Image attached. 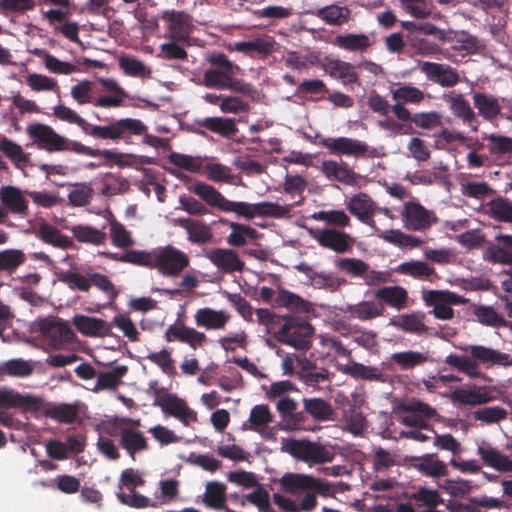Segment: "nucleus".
Returning a JSON list of instances; mask_svg holds the SVG:
<instances>
[{
    "label": "nucleus",
    "mask_w": 512,
    "mask_h": 512,
    "mask_svg": "<svg viewBox=\"0 0 512 512\" xmlns=\"http://www.w3.org/2000/svg\"><path fill=\"white\" fill-rule=\"evenodd\" d=\"M311 218L339 228L349 227L351 225L350 217L343 210H321L314 212Z\"/></svg>",
    "instance_id": "nucleus-62"
},
{
    "label": "nucleus",
    "mask_w": 512,
    "mask_h": 512,
    "mask_svg": "<svg viewBox=\"0 0 512 512\" xmlns=\"http://www.w3.org/2000/svg\"><path fill=\"white\" fill-rule=\"evenodd\" d=\"M344 428L355 436L362 435L367 429V421L354 407H350L343 413Z\"/></svg>",
    "instance_id": "nucleus-60"
},
{
    "label": "nucleus",
    "mask_w": 512,
    "mask_h": 512,
    "mask_svg": "<svg viewBox=\"0 0 512 512\" xmlns=\"http://www.w3.org/2000/svg\"><path fill=\"white\" fill-rule=\"evenodd\" d=\"M190 190L200 197L207 205L226 213H234L239 218L251 220L257 216L272 218H288L295 205H300L303 198L295 204L281 205L276 202L248 203L232 201L222 195L216 188L204 182H196Z\"/></svg>",
    "instance_id": "nucleus-1"
},
{
    "label": "nucleus",
    "mask_w": 512,
    "mask_h": 512,
    "mask_svg": "<svg viewBox=\"0 0 512 512\" xmlns=\"http://www.w3.org/2000/svg\"><path fill=\"white\" fill-rule=\"evenodd\" d=\"M275 303L280 307L297 313H308L312 310V306L307 300L283 288L278 289Z\"/></svg>",
    "instance_id": "nucleus-45"
},
{
    "label": "nucleus",
    "mask_w": 512,
    "mask_h": 512,
    "mask_svg": "<svg viewBox=\"0 0 512 512\" xmlns=\"http://www.w3.org/2000/svg\"><path fill=\"white\" fill-rule=\"evenodd\" d=\"M140 426L139 419L114 417L103 424L104 431L111 436H119V442L123 449L134 457L136 453L146 451L148 443L145 436L137 429Z\"/></svg>",
    "instance_id": "nucleus-6"
},
{
    "label": "nucleus",
    "mask_w": 512,
    "mask_h": 512,
    "mask_svg": "<svg viewBox=\"0 0 512 512\" xmlns=\"http://www.w3.org/2000/svg\"><path fill=\"white\" fill-rule=\"evenodd\" d=\"M304 409L314 419L327 421L331 419L333 409L331 405L321 398H310L303 400Z\"/></svg>",
    "instance_id": "nucleus-59"
},
{
    "label": "nucleus",
    "mask_w": 512,
    "mask_h": 512,
    "mask_svg": "<svg viewBox=\"0 0 512 512\" xmlns=\"http://www.w3.org/2000/svg\"><path fill=\"white\" fill-rule=\"evenodd\" d=\"M308 232L321 247L339 254L348 252L354 243L349 234L335 228L309 229Z\"/></svg>",
    "instance_id": "nucleus-14"
},
{
    "label": "nucleus",
    "mask_w": 512,
    "mask_h": 512,
    "mask_svg": "<svg viewBox=\"0 0 512 512\" xmlns=\"http://www.w3.org/2000/svg\"><path fill=\"white\" fill-rule=\"evenodd\" d=\"M33 370L34 365L31 361L20 358L0 363V377L6 375L13 377H27L32 374Z\"/></svg>",
    "instance_id": "nucleus-55"
},
{
    "label": "nucleus",
    "mask_w": 512,
    "mask_h": 512,
    "mask_svg": "<svg viewBox=\"0 0 512 512\" xmlns=\"http://www.w3.org/2000/svg\"><path fill=\"white\" fill-rule=\"evenodd\" d=\"M324 70L332 78L339 80L343 85L358 82V74L351 63L338 59H330L325 62Z\"/></svg>",
    "instance_id": "nucleus-33"
},
{
    "label": "nucleus",
    "mask_w": 512,
    "mask_h": 512,
    "mask_svg": "<svg viewBox=\"0 0 512 512\" xmlns=\"http://www.w3.org/2000/svg\"><path fill=\"white\" fill-rule=\"evenodd\" d=\"M396 413L402 424L418 428H427L428 421L437 416L435 408L414 398L400 403Z\"/></svg>",
    "instance_id": "nucleus-8"
},
{
    "label": "nucleus",
    "mask_w": 512,
    "mask_h": 512,
    "mask_svg": "<svg viewBox=\"0 0 512 512\" xmlns=\"http://www.w3.org/2000/svg\"><path fill=\"white\" fill-rule=\"evenodd\" d=\"M313 334L312 326L301 319L289 317L276 332L278 341L296 349L308 348V338Z\"/></svg>",
    "instance_id": "nucleus-10"
},
{
    "label": "nucleus",
    "mask_w": 512,
    "mask_h": 512,
    "mask_svg": "<svg viewBox=\"0 0 512 512\" xmlns=\"http://www.w3.org/2000/svg\"><path fill=\"white\" fill-rule=\"evenodd\" d=\"M163 18L167 22V30L172 40L185 41L189 37L193 28L189 15L178 11H166Z\"/></svg>",
    "instance_id": "nucleus-25"
},
{
    "label": "nucleus",
    "mask_w": 512,
    "mask_h": 512,
    "mask_svg": "<svg viewBox=\"0 0 512 512\" xmlns=\"http://www.w3.org/2000/svg\"><path fill=\"white\" fill-rule=\"evenodd\" d=\"M391 95L396 102L400 103L418 104L424 99V92L422 90L408 84L397 85L391 89Z\"/></svg>",
    "instance_id": "nucleus-56"
},
{
    "label": "nucleus",
    "mask_w": 512,
    "mask_h": 512,
    "mask_svg": "<svg viewBox=\"0 0 512 512\" xmlns=\"http://www.w3.org/2000/svg\"><path fill=\"white\" fill-rule=\"evenodd\" d=\"M447 36L452 39L448 42L451 43V48L455 51L461 52L463 55L476 53L482 46L476 37L464 31H451L447 33Z\"/></svg>",
    "instance_id": "nucleus-51"
},
{
    "label": "nucleus",
    "mask_w": 512,
    "mask_h": 512,
    "mask_svg": "<svg viewBox=\"0 0 512 512\" xmlns=\"http://www.w3.org/2000/svg\"><path fill=\"white\" fill-rule=\"evenodd\" d=\"M280 483L286 492L293 495L306 491L327 494L330 491L327 482L307 474L287 473L283 475Z\"/></svg>",
    "instance_id": "nucleus-13"
},
{
    "label": "nucleus",
    "mask_w": 512,
    "mask_h": 512,
    "mask_svg": "<svg viewBox=\"0 0 512 512\" xmlns=\"http://www.w3.org/2000/svg\"><path fill=\"white\" fill-rule=\"evenodd\" d=\"M195 125L222 137H232L238 131L235 120L227 117H206L196 120Z\"/></svg>",
    "instance_id": "nucleus-37"
},
{
    "label": "nucleus",
    "mask_w": 512,
    "mask_h": 512,
    "mask_svg": "<svg viewBox=\"0 0 512 512\" xmlns=\"http://www.w3.org/2000/svg\"><path fill=\"white\" fill-rule=\"evenodd\" d=\"M194 323L196 327L208 331L224 330L231 320V314L223 309H213L210 307H202L194 313Z\"/></svg>",
    "instance_id": "nucleus-20"
},
{
    "label": "nucleus",
    "mask_w": 512,
    "mask_h": 512,
    "mask_svg": "<svg viewBox=\"0 0 512 512\" xmlns=\"http://www.w3.org/2000/svg\"><path fill=\"white\" fill-rule=\"evenodd\" d=\"M375 234L385 242L395 245L401 249H414L423 244V240L417 236L406 234L399 229L380 230L376 226Z\"/></svg>",
    "instance_id": "nucleus-35"
},
{
    "label": "nucleus",
    "mask_w": 512,
    "mask_h": 512,
    "mask_svg": "<svg viewBox=\"0 0 512 512\" xmlns=\"http://www.w3.org/2000/svg\"><path fill=\"white\" fill-rule=\"evenodd\" d=\"M484 252V259L494 264L512 265V235L497 234Z\"/></svg>",
    "instance_id": "nucleus-23"
},
{
    "label": "nucleus",
    "mask_w": 512,
    "mask_h": 512,
    "mask_svg": "<svg viewBox=\"0 0 512 512\" xmlns=\"http://www.w3.org/2000/svg\"><path fill=\"white\" fill-rule=\"evenodd\" d=\"M237 69H207L203 74L202 84L207 88L227 89L234 93L253 97L255 89L249 83L235 79Z\"/></svg>",
    "instance_id": "nucleus-7"
},
{
    "label": "nucleus",
    "mask_w": 512,
    "mask_h": 512,
    "mask_svg": "<svg viewBox=\"0 0 512 512\" xmlns=\"http://www.w3.org/2000/svg\"><path fill=\"white\" fill-rule=\"evenodd\" d=\"M35 234L45 244L59 249H68L73 246V240L69 236L43 220L38 223Z\"/></svg>",
    "instance_id": "nucleus-32"
},
{
    "label": "nucleus",
    "mask_w": 512,
    "mask_h": 512,
    "mask_svg": "<svg viewBox=\"0 0 512 512\" xmlns=\"http://www.w3.org/2000/svg\"><path fill=\"white\" fill-rule=\"evenodd\" d=\"M444 98L452 114L467 124L472 131H477L478 126L474 124V122H476V113L464 96L459 93L451 92L445 95Z\"/></svg>",
    "instance_id": "nucleus-28"
},
{
    "label": "nucleus",
    "mask_w": 512,
    "mask_h": 512,
    "mask_svg": "<svg viewBox=\"0 0 512 512\" xmlns=\"http://www.w3.org/2000/svg\"><path fill=\"white\" fill-rule=\"evenodd\" d=\"M280 450L310 466L330 463L335 457V452L328 445L305 438H282Z\"/></svg>",
    "instance_id": "nucleus-5"
},
{
    "label": "nucleus",
    "mask_w": 512,
    "mask_h": 512,
    "mask_svg": "<svg viewBox=\"0 0 512 512\" xmlns=\"http://www.w3.org/2000/svg\"><path fill=\"white\" fill-rule=\"evenodd\" d=\"M117 140L131 135H141L146 131V126L139 119L124 118L115 121Z\"/></svg>",
    "instance_id": "nucleus-64"
},
{
    "label": "nucleus",
    "mask_w": 512,
    "mask_h": 512,
    "mask_svg": "<svg viewBox=\"0 0 512 512\" xmlns=\"http://www.w3.org/2000/svg\"><path fill=\"white\" fill-rule=\"evenodd\" d=\"M76 329L89 337H104L111 333L112 325L100 318L76 315L72 320Z\"/></svg>",
    "instance_id": "nucleus-30"
},
{
    "label": "nucleus",
    "mask_w": 512,
    "mask_h": 512,
    "mask_svg": "<svg viewBox=\"0 0 512 512\" xmlns=\"http://www.w3.org/2000/svg\"><path fill=\"white\" fill-rule=\"evenodd\" d=\"M0 151L4 153L18 169L23 170L29 162V154L24 152L19 144L6 137L0 139Z\"/></svg>",
    "instance_id": "nucleus-53"
},
{
    "label": "nucleus",
    "mask_w": 512,
    "mask_h": 512,
    "mask_svg": "<svg viewBox=\"0 0 512 512\" xmlns=\"http://www.w3.org/2000/svg\"><path fill=\"white\" fill-rule=\"evenodd\" d=\"M395 272L418 280H431L435 275L433 267L419 260L402 262L395 268Z\"/></svg>",
    "instance_id": "nucleus-46"
},
{
    "label": "nucleus",
    "mask_w": 512,
    "mask_h": 512,
    "mask_svg": "<svg viewBox=\"0 0 512 512\" xmlns=\"http://www.w3.org/2000/svg\"><path fill=\"white\" fill-rule=\"evenodd\" d=\"M164 338L167 342L179 341L185 343L194 350L201 348L207 342V337L203 332L182 324L168 326Z\"/></svg>",
    "instance_id": "nucleus-22"
},
{
    "label": "nucleus",
    "mask_w": 512,
    "mask_h": 512,
    "mask_svg": "<svg viewBox=\"0 0 512 512\" xmlns=\"http://www.w3.org/2000/svg\"><path fill=\"white\" fill-rule=\"evenodd\" d=\"M390 360L400 369L409 370L424 365L429 360V355L428 352L407 350L393 353Z\"/></svg>",
    "instance_id": "nucleus-49"
},
{
    "label": "nucleus",
    "mask_w": 512,
    "mask_h": 512,
    "mask_svg": "<svg viewBox=\"0 0 512 512\" xmlns=\"http://www.w3.org/2000/svg\"><path fill=\"white\" fill-rule=\"evenodd\" d=\"M334 264L339 271L353 277H363L369 269L368 264L358 258H338Z\"/></svg>",
    "instance_id": "nucleus-63"
},
{
    "label": "nucleus",
    "mask_w": 512,
    "mask_h": 512,
    "mask_svg": "<svg viewBox=\"0 0 512 512\" xmlns=\"http://www.w3.org/2000/svg\"><path fill=\"white\" fill-rule=\"evenodd\" d=\"M431 433L434 435L433 446L436 449L449 452L452 457H459L464 452L462 444L452 434H438L434 430H431Z\"/></svg>",
    "instance_id": "nucleus-57"
},
{
    "label": "nucleus",
    "mask_w": 512,
    "mask_h": 512,
    "mask_svg": "<svg viewBox=\"0 0 512 512\" xmlns=\"http://www.w3.org/2000/svg\"><path fill=\"white\" fill-rule=\"evenodd\" d=\"M389 325L397 330L415 335H423L428 332L425 314L419 311L394 316L390 319Z\"/></svg>",
    "instance_id": "nucleus-27"
},
{
    "label": "nucleus",
    "mask_w": 512,
    "mask_h": 512,
    "mask_svg": "<svg viewBox=\"0 0 512 512\" xmlns=\"http://www.w3.org/2000/svg\"><path fill=\"white\" fill-rule=\"evenodd\" d=\"M0 201L14 214L24 216L28 212V204L23 192L16 187H2L0 189Z\"/></svg>",
    "instance_id": "nucleus-38"
},
{
    "label": "nucleus",
    "mask_w": 512,
    "mask_h": 512,
    "mask_svg": "<svg viewBox=\"0 0 512 512\" xmlns=\"http://www.w3.org/2000/svg\"><path fill=\"white\" fill-rule=\"evenodd\" d=\"M272 420L273 416L267 405H255L250 411L248 420L243 424V428L260 433L263 437L268 438L270 434L265 433V429Z\"/></svg>",
    "instance_id": "nucleus-36"
},
{
    "label": "nucleus",
    "mask_w": 512,
    "mask_h": 512,
    "mask_svg": "<svg viewBox=\"0 0 512 512\" xmlns=\"http://www.w3.org/2000/svg\"><path fill=\"white\" fill-rule=\"evenodd\" d=\"M27 134L40 149L48 152L73 151L87 156H102L106 160L117 163L119 167L131 165L134 159V156L131 154L108 149H93L80 142L66 139L52 127L41 123L29 125L27 127Z\"/></svg>",
    "instance_id": "nucleus-2"
},
{
    "label": "nucleus",
    "mask_w": 512,
    "mask_h": 512,
    "mask_svg": "<svg viewBox=\"0 0 512 512\" xmlns=\"http://www.w3.org/2000/svg\"><path fill=\"white\" fill-rule=\"evenodd\" d=\"M374 296L397 310L405 308L408 299L406 289L398 285L382 287L375 291Z\"/></svg>",
    "instance_id": "nucleus-42"
},
{
    "label": "nucleus",
    "mask_w": 512,
    "mask_h": 512,
    "mask_svg": "<svg viewBox=\"0 0 512 512\" xmlns=\"http://www.w3.org/2000/svg\"><path fill=\"white\" fill-rule=\"evenodd\" d=\"M337 369L354 379L379 381L383 377V373L378 367L366 366L354 361H351L345 365H339Z\"/></svg>",
    "instance_id": "nucleus-43"
},
{
    "label": "nucleus",
    "mask_w": 512,
    "mask_h": 512,
    "mask_svg": "<svg viewBox=\"0 0 512 512\" xmlns=\"http://www.w3.org/2000/svg\"><path fill=\"white\" fill-rule=\"evenodd\" d=\"M403 226L412 231H424L438 222L436 214L418 201H407L401 210Z\"/></svg>",
    "instance_id": "nucleus-11"
},
{
    "label": "nucleus",
    "mask_w": 512,
    "mask_h": 512,
    "mask_svg": "<svg viewBox=\"0 0 512 512\" xmlns=\"http://www.w3.org/2000/svg\"><path fill=\"white\" fill-rule=\"evenodd\" d=\"M419 70L427 80L444 88H451L460 81L459 72L447 64L424 61L419 63Z\"/></svg>",
    "instance_id": "nucleus-15"
},
{
    "label": "nucleus",
    "mask_w": 512,
    "mask_h": 512,
    "mask_svg": "<svg viewBox=\"0 0 512 512\" xmlns=\"http://www.w3.org/2000/svg\"><path fill=\"white\" fill-rule=\"evenodd\" d=\"M277 410L286 419L281 424V428L291 431L298 428V423L302 420L301 413L296 412L297 403L289 397H281L276 404Z\"/></svg>",
    "instance_id": "nucleus-47"
},
{
    "label": "nucleus",
    "mask_w": 512,
    "mask_h": 512,
    "mask_svg": "<svg viewBox=\"0 0 512 512\" xmlns=\"http://www.w3.org/2000/svg\"><path fill=\"white\" fill-rule=\"evenodd\" d=\"M275 42L272 37L268 35H261L246 41L235 42L230 44L228 49L230 51H237L244 54H257L266 56L273 52Z\"/></svg>",
    "instance_id": "nucleus-29"
},
{
    "label": "nucleus",
    "mask_w": 512,
    "mask_h": 512,
    "mask_svg": "<svg viewBox=\"0 0 512 512\" xmlns=\"http://www.w3.org/2000/svg\"><path fill=\"white\" fill-rule=\"evenodd\" d=\"M203 502L208 508L226 509V486L220 482H208L206 484Z\"/></svg>",
    "instance_id": "nucleus-52"
},
{
    "label": "nucleus",
    "mask_w": 512,
    "mask_h": 512,
    "mask_svg": "<svg viewBox=\"0 0 512 512\" xmlns=\"http://www.w3.org/2000/svg\"><path fill=\"white\" fill-rule=\"evenodd\" d=\"M119 261L155 269L164 277L179 276L190 264L189 256L171 244L150 251L130 250Z\"/></svg>",
    "instance_id": "nucleus-3"
},
{
    "label": "nucleus",
    "mask_w": 512,
    "mask_h": 512,
    "mask_svg": "<svg viewBox=\"0 0 512 512\" xmlns=\"http://www.w3.org/2000/svg\"><path fill=\"white\" fill-rule=\"evenodd\" d=\"M334 44L341 49L358 52L367 50L373 44V40L363 33H351L337 35L334 39Z\"/></svg>",
    "instance_id": "nucleus-50"
},
{
    "label": "nucleus",
    "mask_w": 512,
    "mask_h": 512,
    "mask_svg": "<svg viewBox=\"0 0 512 512\" xmlns=\"http://www.w3.org/2000/svg\"><path fill=\"white\" fill-rule=\"evenodd\" d=\"M415 468L425 476L432 478H440L448 474L447 464L436 454H425L419 457Z\"/></svg>",
    "instance_id": "nucleus-44"
},
{
    "label": "nucleus",
    "mask_w": 512,
    "mask_h": 512,
    "mask_svg": "<svg viewBox=\"0 0 512 512\" xmlns=\"http://www.w3.org/2000/svg\"><path fill=\"white\" fill-rule=\"evenodd\" d=\"M220 223L227 224L231 228V232L227 237V243L231 246L241 247L246 245L249 241L256 240L258 237L257 230L248 225L231 222L225 219H221Z\"/></svg>",
    "instance_id": "nucleus-40"
},
{
    "label": "nucleus",
    "mask_w": 512,
    "mask_h": 512,
    "mask_svg": "<svg viewBox=\"0 0 512 512\" xmlns=\"http://www.w3.org/2000/svg\"><path fill=\"white\" fill-rule=\"evenodd\" d=\"M39 405V399L31 395H22L12 389L0 388V406L5 408L21 407L35 409Z\"/></svg>",
    "instance_id": "nucleus-39"
},
{
    "label": "nucleus",
    "mask_w": 512,
    "mask_h": 512,
    "mask_svg": "<svg viewBox=\"0 0 512 512\" xmlns=\"http://www.w3.org/2000/svg\"><path fill=\"white\" fill-rule=\"evenodd\" d=\"M321 171L330 180H334L345 185L357 186L361 176L355 173L344 162L334 160H325L321 164Z\"/></svg>",
    "instance_id": "nucleus-26"
},
{
    "label": "nucleus",
    "mask_w": 512,
    "mask_h": 512,
    "mask_svg": "<svg viewBox=\"0 0 512 512\" xmlns=\"http://www.w3.org/2000/svg\"><path fill=\"white\" fill-rule=\"evenodd\" d=\"M205 257L223 273L242 272L244 269V262L232 249H210L205 252Z\"/></svg>",
    "instance_id": "nucleus-21"
},
{
    "label": "nucleus",
    "mask_w": 512,
    "mask_h": 512,
    "mask_svg": "<svg viewBox=\"0 0 512 512\" xmlns=\"http://www.w3.org/2000/svg\"><path fill=\"white\" fill-rule=\"evenodd\" d=\"M476 453L485 466L499 473H512V458L490 443L484 440L478 442Z\"/></svg>",
    "instance_id": "nucleus-17"
},
{
    "label": "nucleus",
    "mask_w": 512,
    "mask_h": 512,
    "mask_svg": "<svg viewBox=\"0 0 512 512\" xmlns=\"http://www.w3.org/2000/svg\"><path fill=\"white\" fill-rule=\"evenodd\" d=\"M466 355L449 354L444 362L464 373L470 378H478L482 375L479 365L486 368L501 366L512 367V357L510 354L484 345H454Z\"/></svg>",
    "instance_id": "nucleus-4"
},
{
    "label": "nucleus",
    "mask_w": 512,
    "mask_h": 512,
    "mask_svg": "<svg viewBox=\"0 0 512 512\" xmlns=\"http://www.w3.org/2000/svg\"><path fill=\"white\" fill-rule=\"evenodd\" d=\"M473 105L477 109V113L484 120L493 122L501 115V105L499 98L494 95L475 92L472 95Z\"/></svg>",
    "instance_id": "nucleus-31"
},
{
    "label": "nucleus",
    "mask_w": 512,
    "mask_h": 512,
    "mask_svg": "<svg viewBox=\"0 0 512 512\" xmlns=\"http://www.w3.org/2000/svg\"><path fill=\"white\" fill-rule=\"evenodd\" d=\"M345 206L358 221L376 230L373 217L378 211V204L368 193L358 192L351 195L346 199Z\"/></svg>",
    "instance_id": "nucleus-12"
},
{
    "label": "nucleus",
    "mask_w": 512,
    "mask_h": 512,
    "mask_svg": "<svg viewBox=\"0 0 512 512\" xmlns=\"http://www.w3.org/2000/svg\"><path fill=\"white\" fill-rule=\"evenodd\" d=\"M450 399L455 404L477 406L491 401L493 396L486 386L465 384L453 390Z\"/></svg>",
    "instance_id": "nucleus-18"
},
{
    "label": "nucleus",
    "mask_w": 512,
    "mask_h": 512,
    "mask_svg": "<svg viewBox=\"0 0 512 512\" xmlns=\"http://www.w3.org/2000/svg\"><path fill=\"white\" fill-rule=\"evenodd\" d=\"M322 145L332 154L344 156L359 157L368 150L364 142L347 137H328L322 140Z\"/></svg>",
    "instance_id": "nucleus-24"
},
{
    "label": "nucleus",
    "mask_w": 512,
    "mask_h": 512,
    "mask_svg": "<svg viewBox=\"0 0 512 512\" xmlns=\"http://www.w3.org/2000/svg\"><path fill=\"white\" fill-rule=\"evenodd\" d=\"M475 320L483 326L500 328L507 325L505 317L491 305H478L473 309Z\"/></svg>",
    "instance_id": "nucleus-48"
},
{
    "label": "nucleus",
    "mask_w": 512,
    "mask_h": 512,
    "mask_svg": "<svg viewBox=\"0 0 512 512\" xmlns=\"http://www.w3.org/2000/svg\"><path fill=\"white\" fill-rule=\"evenodd\" d=\"M317 16L329 25H343L351 17V11L346 6L329 5L317 11Z\"/></svg>",
    "instance_id": "nucleus-54"
},
{
    "label": "nucleus",
    "mask_w": 512,
    "mask_h": 512,
    "mask_svg": "<svg viewBox=\"0 0 512 512\" xmlns=\"http://www.w3.org/2000/svg\"><path fill=\"white\" fill-rule=\"evenodd\" d=\"M40 330L54 349H62L75 338V333L70 326L60 320H44L40 324Z\"/></svg>",
    "instance_id": "nucleus-19"
},
{
    "label": "nucleus",
    "mask_w": 512,
    "mask_h": 512,
    "mask_svg": "<svg viewBox=\"0 0 512 512\" xmlns=\"http://www.w3.org/2000/svg\"><path fill=\"white\" fill-rule=\"evenodd\" d=\"M157 404L166 415L178 419L184 426L197 421V413L191 409L184 399L175 394H166L160 397Z\"/></svg>",
    "instance_id": "nucleus-16"
},
{
    "label": "nucleus",
    "mask_w": 512,
    "mask_h": 512,
    "mask_svg": "<svg viewBox=\"0 0 512 512\" xmlns=\"http://www.w3.org/2000/svg\"><path fill=\"white\" fill-rule=\"evenodd\" d=\"M344 311L350 318L360 321H370L383 316L384 306L381 303L368 300L356 304H349Z\"/></svg>",
    "instance_id": "nucleus-34"
},
{
    "label": "nucleus",
    "mask_w": 512,
    "mask_h": 512,
    "mask_svg": "<svg viewBox=\"0 0 512 512\" xmlns=\"http://www.w3.org/2000/svg\"><path fill=\"white\" fill-rule=\"evenodd\" d=\"M422 299L426 306L432 307L435 318L450 320L454 316L451 305L465 304L467 300L454 292L448 290H430L423 293Z\"/></svg>",
    "instance_id": "nucleus-9"
},
{
    "label": "nucleus",
    "mask_w": 512,
    "mask_h": 512,
    "mask_svg": "<svg viewBox=\"0 0 512 512\" xmlns=\"http://www.w3.org/2000/svg\"><path fill=\"white\" fill-rule=\"evenodd\" d=\"M445 493L454 498H464L481 488V484L461 477L445 479L439 486Z\"/></svg>",
    "instance_id": "nucleus-41"
},
{
    "label": "nucleus",
    "mask_w": 512,
    "mask_h": 512,
    "mask_svg": "<svg viewBox=\"0 0 512 512\" xmlns=\"http://www.w3.org/2000/svg\"><path fill=\"white\" fill-rule=\"evenodd\" d=\"M119 67L125 74L132 77L149 78L151 69L135 57L123 56L119 58Z\"/></svg>",
    "instance_id": "nucleus-61"
},
{
    "label": "nucleus",
    "mask_w": 512,
    "mask_h": 512,
    "mask_svg": "<svg viewBox=\"0 0 512 512\" xmlns=\"http://www.w3.org/2000/svg\"><path fill=\"white\" fill-rule=\"evenodd\" d=\"M73 236L82 243L100 245L106 241V234L88 225H75L71 228Z\"/></svg>",
    "instance_id": "nucleus-58"
}]
</instances>
